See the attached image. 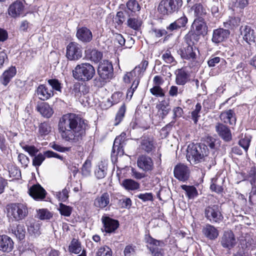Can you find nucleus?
<instances>
[{
    "instance_id": "23",
    "label": "nucleus",
    "mask_w": 256,
    "mask_h": 256,
    "mask_svg": "<svg viewBox=\"0 0 256 256\" xmlns=\"http://www.w3.org/2000/svg\"><path fill=\"white\" fill-rule=\"evenodd\" d=\"M76 36L78 40L84 43L89 42L92 39V32L86 27H82L78 28Z\"/></svg>"
},
{
    "instance_id": "16",
    "label": "nucleus",
    "mask_w": 256,
    "mask_h": 256,
    "mask_svg": "<svg viewBox=\"0 0 256 256\" xmlns=\"http://www.w3.org/2000/svg\"><path fill=\"white\" fill-rule=\"evenodd\" d=\"M230 32L228 30L218 28L213 30L212 41L215 44H218L226 40L229 36Z\"/></svg>"
},
{
    "instance_id": "57",
    "label": "nucleus",
    "mask_w": 256,
    "mask_h": 256,
    "mask_svg": "<svg viewBox=\"0 0 256 256\" xmlns=\"http://www.w3.org/2000/svg\"><path fill=\"white\" fill-rule=\"evenodd\" d=\"M180 29L184 28L188 22L187 17L184 15L178 18L174 21Z\"/></svg>"
},
{
    "instance_id": "7",
    "label": "nucleus",
    "mask_w": 256,
    "mask_h": 256,
    "mask_svg": "<svg viewBox=\"0 0 256 256\" xmlns=\"http://www.w3.org/2000/svg\"><path fill=\"white\" fill-rule=\"evenodd\" d=\"M145 240L148 244V248L152 256H164V250L162 248L164 245L162 241L154 239L150 236H146Z\"/></svg>"
},
{
    "instance_id": "48",
    "label": "nucleus",
    "mask_w": 256,
    "mask_h": 256,
    "mask_svg": "<svg viewBox=\"0 0 256 256\" xmlns=\"http://www.w3.org/2000/svg\"><path fill=\"white\" fill-rule=\"evenodd\" d=\"M126 112V106L124 104L122 106L118 112L116 118L114 126L118 125L122 120Z\"/></svg>"
},
{
    "instance_id": "34",
    "label": "nucleus",
    "mask_w": 256,
    "mask_h": 256,
    "mask_svg": "<svg viewBox=\"0 0 256 256\" xmlns=\"http://www.w3.org/2000/svg\"><path fill=\"white\" fill-rule=\"evenodd\" d=\"M38 112L44 118H50L54 113L52 108L47 102H42L36 106Z\"/></svg>"
},
{
    "instance_id": "50",
    "label": "nucleus",
    "mask_w": 256,
    "mask_h": 256,
    "mask_svg": "<svg viewBox=\"0 0 256 256\" xmlns=\"http://www.w3.org/2000/svg\"><path fill=\"white\" fill-rule=\"evenodd\" d=\"M96 256H112V252L108 246H102L98 250Z\"/></svg>"
},
{
    "instance_id": "27",
    "label": "nucleus",
    "mask_w": 256,
    "mask_h": 256,
    "mask_svg": "<svg viewBox=\"0 0 256 256\" xmlns=\"http://www.w3.org/2000/svg\"><path fill=\"white\" fill-rule=\"evenodd\" d=\"M220 118L224 124H228L232 126H234L236 123L235 113L232 110H225L221 112Z\"/></svg>"
},
{
    "instance_id": "29",
    "label": "nucleus",
    "mask_w": 256,
    "mask_h": 256,
    "mask_svg": "<svg viewBox=\"0 0 256 256\" xmlns=\"http://www.w3.org/2000/svg\"><path fill=\"white\" fill-rule=\"evenodd\" d=\"M110 194L108 192H104L94 200V205L96 208L103 209L107 206L110 204Z\"/></svg>"
},
{
    "instance_id": "18",
    "label": "nucleus",
    "mask_w": 256,
    "mask_h": 256,
    "mask_svg": "<svg viewBox=\"0 0 256 256\" xmlns=\"http://www.w3.org/2000/svg\"><path fill=\"white\" fill-rule=\"evenodd\" d=\"M29 194L36 200H42L46 198V192L39 184L32 186L28 190Z\"/></svg>"
},
{
    "instance_id": "31",
    "label": "nucleus",
    "mask_w": 256,
    "mask_h": 256,
    "mask_svg": "<svg viewBox=\"0 0 256 256\" xmlns=\"http://www.w3.org/2000/svg\"><path fill=\"white\" fill-rule=\"evenodd\" d=\"M158 109V114L162 120L164 118L170 110L169 104L166 100H162L156 106Z\"/></svg>"
},
{
    "instance_id": "56",
    "label": "nucleus",
    "mask_w": 256,
    "mask_h": 256,
    "mask_svg": "<svg viewBox=\"0 0 256 256\" xmlns=\"http://www.w3.org/2000/svg\"><path fill=\"white\" fill-rule=\"evenodd\" d=\"M52 216L51 214L47 210H40L38 212V217L40 220L50 219Z\"/></svg>"
},
{
    "instance_id": "8",
    "label": "nucleus",
    "mask_w": 256,
    "mask_h": 256,
    "mask_svg": "<svg viewBox=\"0 0 256 256\" xmlns=\"http://www.w3.org/2000/svg\"><path fill=\"white\" fill-rule=\"evenodd\" d=\"M82 46L76 42H70L66 46V56L70 60H77L82 57Z\"/></svg>"
},
{
    "instance_id": "58",
    "label": "nucleus",
    "mask_w": 256,
    "mask_h": 256,
    "mask_svg": "<svg viewBox=\"0 0 256 256\" xmlns=\"http://www.w3.org/2000/svg\"><path fill=\"white\" fill-rule=\"evenodd\" d=\"M136 196L138 198L140 199L144 202H146L147 201L152 202L154 200L153 194L151 192L140 194H138Z\"/></svg>"
},
{
    "instance_id": "22",
    "label": "nucleus",
    "mask_w": 256,
    "mask_h": 256,
    "mask_svg": "<svg viewBox=\"0 0 256 256\" xmlns=\"http://www.w3.org/2000/svg\"><path fill=\"white\" fill-rule=\"evenodd\" d=\"M16 70L14 66H11L4 72L0 76V82L4 86H6L16 76Z\"/></svg>"
},
{
    "instance_id": "20",
    "label": "nucleus",
    "mask_w": 256,
    "mask_h": 256,
    "mask_svg": "<svg viewBox=\"0 0 256 256\" xmlns=\"http://www.w3.org/2000/svg\"><path fill=\"white\" fill-rule=\"evenodd\" d=\"M126 134L122 132L121 134L117 136L114 141V145L112 149V154L114 155L116 151V154L122 155L124 153L122 147L124 144Z\"/></svg>"
},
{
    "instance_id": "33",
    "label": "nucleus",
    "mask_w": 256,
    "mask_h": 256,
    "mask_svg": "<svg viewBox=\"0 0 256 256\" xmlns=\"http://www.w3.org/2000/svg\"><path fill=\"white\" fill-rule=\"evenodd\" d=\"M189 75L183 69H178L176 72V82L178 85L184 86L189 80Z\"/></svg>"
},
{
    "instance_id": "36",
    "label": "nucleus",
    "mask_w": 256,
    "mask_h": 256,
    "mask_svg": "<svg viewBox=\"0 0 256 256\" xmlns=\"http://www.w3.org/2000/svg\"><path fill=\"white\" fill-rule=\"evenodd\" d=\"M200 36L194 32H190L184 38V44L194 46L198 42Z\"/></svg>"
},
{
    "instance_id": "46",
    "label": "nucleus",
    "mask_w": 256,
    "mask_h": 256,
    "mask_svg": "<svg viewBox=\"0 0 256 256\" xmlns=\"http://www.w3.org/2000/svg\"><path fill=\"white\" fill-rule=\"evenodd\" d=\"M20 144L22 148L28 152L31 156H35L38 152V150L34 146H30L24 142H20Z\"/></svg>"
},
{
    "instance_id": "3",
    "label": "nucleus",
    "mask_w": 256,
    "mask_h": 256,
    "mask_svg": "<svg viewBox=\"0 0 256 256\" xmlns=\"http://www.w3.org/2000/svg\"><path fill=\"white\" fill-rule=\"evenodd\" d=\"M74 78L79 81L87 82L95 74L94 67L89 63L84 62L78 64L72 70Z\"/></svg>"
},
{
    "instance_id": "51",
    "label": "nucleus",
    "mask_w": 256,
    "mask_h": 256,
    "mask_svg": "<svg viewBox=\"0 0 256 256\" xmlns=\"http://www.w3.org/2000/svg\"><path fill=\"white\" fill-rule=\"evenodd\" d=\"M51 131V127L48 122L41 123L39 126V132L42 135H46Z\"/></svg>"
},
{
    "instance_id": "55",
    "label": "nucleus",
    "mask_w": 256,
    "mask_h": 256,
    "mask_svg": "<svg viewBox=\"0 0 256 256\" xmlns=\"http://www.w3.org/2000/svg\"><path fill=\"white\" fill-rule=\"evenodd\" d=\"M250 141L251 140L250 138L245 136L239 140L238 144L244 149L245 152H247Z\"/></svg>"
},
{
    "instance_id": "52",
    "label": "nucleus",
    "mask_w": 256,
    "mask_h": 256,
    "mask_svg": "<svg viewBox=\"0 0 256 256\" xmlns=\"http://www.w3.org/2000/svg\"><path fill=\"white\" fill-rule=\"evenodd\" d=\"M68 193L69 190L65 188L62 192H56V196L60 201L66 202L69 196Z\"/></svg>"
},
{
    "instance_id": "24",
    "label": "nucleus",
    "mask_w": 256,
    "mask_h": 256,
    "mask_svg": "<svg viewBox=\"0 0 256 256\" xmlns=\"http://www.w3.org/2000/svg\"><path fill=\"white\" fill-rule=\"evenodd\" d=\"M140 148L147 153H150L154 148V140L152 137L143 136L141 138Z\"/></svg>"
},
{
    "instance_id": "45",
    "label": "nucleus",
    "mask_w": 256,
    "mask_h": 256,
    "mask_svg": "<svg viewBox=\"0 0 256 256\" xmlns=\"http://www.w3.org/2000/svg\"><path fill=\"white\" fill-rule=\"evenodd\" d=\"M33 157L32 162V166L38 168L45 160L46 156L45 154V152H44V154L39 153L38 154H36L35 156Z\"/></svg>"
},
{
    "instance_id": "49",
    "label": "nucleus",
    "mask_w": 256,
    "mask_h": 256,
    "mask_svg": "<svg viewBox=\"0 0 256 256\" xmlns=\"http://www.w3.org/2000/svg\"><path fill=\"white\" fill-rule=\"evenodd\" d=\"M106 167L103 164H101L98 166V168L96 170L95 175L98 179H102L106 176Z\"/></svg>"
},
{
    "instance_id": "11",
    "label": "nucleus",
    "mask_w": 256,
    "mask_h": 256,
    "mask_svg": "<svg viewBox=\"0 0 256 256\" xmlns=\"http://www.w3.org/2000/svg\"><path fill=\"white\" fill-rule=\"evenodd\" d=\"M196 50V46L184 43L178 50V52L182 58L194 60L196 58V54L194 51Z\"/></svg>"
},
{
    "instance_id": "63",
    "label": "nucleus",
    "mask_w": 256,
    "mask_h": 256,
    "mask_svg": "<svg viewBox=\"0 0 256 256\" xmlns=\"http://www.w3.org/2000/svg\"><path fill=\"white\" fill-rule=\"evenodd\" d=\"M118 204L122 208H130L132 205V201L130 198H122L118 200Z\"/></svg>"
},
{
    "instance_id": "43",
    "label": "nucleus",
    "mask_w": 256,
    "mask_h": 256,
    "mask_svg": "<svg viewBox=\"0 0 256 256\" xmlns=\"http://www.w3.org/2000/svg\"><path fill=\"white\" fill-rule=\"evenodd\" d=\"M126 10L132 12V14L140 10V6L136 0H129L126 4Z\"/></svg>"
},
{
    "instance_id": "26",
    "label": "nucleus",
    "mask_w": 256,
    "mask_h": 256,
    "mask_svg": "<svg viewBox=\"0 0 256 256\" xmlns=\"http://www.w3.org/2000/svg\"><path fill=\"white\" fill-rule=\"evenodd\" d=\"M202 232L206 238L210 240H216L218 236V230L210 224H206L204 226Z\"/></svg>"
},
{
    "instance_id": "54",
    "label": "nucleus",
    "mask_w": 256,
    "mask_h": 256,
    "mask_svg": "<svg viewBox=\"0 0 256 256\" xmlns=\"http://www.w3.org/2000/svg\"><path fill=\"white\" fill-rule=\"evenodd\" d=\"M150 93L156 97H162L164 96L163 90L158 86H155L150 89Z\"/></svg>"
},
{
    "instance_id": "59",
    "label": "nucleus",
    "mask_w": 256,
    "mask_h": 256,
    "mask_svg": "<svg viewBox=\"0 0 256 256\" xmlns=\"http://www.w3.org/2000/svg\"><path fill=\"white\" fill-rule=\"evenodd\" d=\"M48 84L52 86L53 90L60 92L61 91V84L56 79H50L48 80Z\"/></svg>"
},
{
    "instance_id": "62",
    "label": "nucleus",
    "mask_w": 256,
    "mask_h": 256,
    "mask_svg": "<svg viewBox=\"0 0 256 256\" xmlns=\"http://www.w3.org/2000/svg\"><path fill=\"white\" fill-rule=\"evenodd\" d=\"M233 5L234 7L243 9L248 4V0H234Z\"/></svg>"
},
{
    "instance_id": "10",
    "label": "nucleus",
    "mask_w": 256,
    "mask_h": 256,
    "mask_svg": "<svg viewBox=\"0 0 256 256\" xmlns=\"http://www.w3.org/2000/svg\"><path fill=\"white\" fill-rule=\"evenodd\" d=\"M113 66L112 63L108 60L101 62L98 68L99 76L104 80H109L113 76Z\"/></svg>"
},
{
    "instance_id": "28",
    "label": "nucleus",
    "mask_w": 256,
    "mask_h": 256,
    "mask_svg": "<svg viewBox=\"0 0 256 256\" xmlns=\"http://www.w3.org/2000/svg\"><path fill=\"white\" fill-rule=\"evenodd\" d=\"M38 98L42 100H46L54 96L53 90H49L44 84L40 85L36 90Z\"/></svg>"
},
{
    "instance_id": "19",
    "label": "nucleus",
    "mask_w": 256,
    "mask_h": 256,
    "mask_svg": "<svg viewBox=\"0 0 256 256\" xmlns=\"http://www.w3.org/2000/svg\"><path fill=\"white\" fill-rule=\"evenodd\" d=\"M240 34L243 40L248 44L254 42L256 38V33L254 30L248 26H242L240 28Z\"/></svg>"
},
{
    "instance_id": "42",
    "label": "nucleus",
    "mask_w": 256,
    "mask_h": 256,
    "mask_svg": "<svg viewBox=\"0 0 256 256\" xmlns=\"http://www.w3.org/2000/svg\"><path fill=\"white\" fill-rule=\"evenodd\" d=\"M12 232L19 240H22L25 238L26 230L24 226L22 224H18L16 228L12 230Z\"/></svg>"
},
{
    "instance_id": "30",
    "label": "nucleus",
    "mask_w": 256,
    "mask_h": 256,
    "mask_svg": "<svg viewBox=\"0 0 256 256\" xmlns=\"http://www.w3.org/2000/svg\"><path fill=\"white\" fill-rule=\"evenodd\" d=\"M86 58L94 62H99L102 58V53L96 48H88L85 50Z\"/></svg>"
},
{
    "instance_id": "60",
    "label": "nucleus",
    "mask_w": 256,
    "mask_h": 256,
    "mask_svg": "<svg viewBox=\"0 0 256 256\" xmlns=\"http://www.w3.org/2000/svg\"><path fill=\"white\" fill-rule=\"evenodd\" d=\"M136 246L133 244H128L124 248V256H132L136 254Z\"/></svg>"
},
{
    "instance_id": "32",
    "label": "nucleus",
    "mask_w": 256,
    "mask_h": 256,
    "mask_svg": "<svg viewBox=\"0 0 256 256\" xmlns=\"http://www.w3.org/2000/svg\"><path fill=\"white\" fill-rule=\"evenodd\" d=\"M28 226V234L34 237L38 236L40 234V224L34 220H31L26 224Z\"/></svg>"
},
{
    "instance_id": "47",
    "label": "nucleus",
    "mask_w": 256,
    "mask_h": 256,
    "mask_svg": "<svg viewBox=\"0 0 256 256\" xmlns=\"http://www.w3.org/2000/svg\"><path fill=\"white\" fill-rule=\"evenodd\" d=\"M58 210L62 216H70L72 214V208L70 206H68L62 203H60Z\"/></svg>"
},
{
    "instance_id": "25",
    "label": "nucleus",
    "mask_w": 256,
    "mask_h": 256,
    "mask_svg": "<svg viewBox=\"0 0 256 256\" xmlns=\"http://www.w3.org/2000/svg\"><path fill=\"white\" fill-rule=\"evenodd\" d=\"M24 8L22 2L20 0H16L10 6L8 9V14L12 17L16 18L22 13Z\"/></svg>"
},
{
    "instance_id": "40",
    "label": "nucleus",
    "mask_w": 256,
    "mask_h": 256,
    "mask_svg": "<svg viewBox=\"0 0 256 256\" xmlns=\"http://www.w3.org/2000/svg\"><path fill=\"white\" fill-rule=\"evenodd\" d=\"M182 188L186 192V194L189 199H194L197 196L198 192L196 188L194 186H181Z\"/></svg>"
},
{
    "instance_id": "44",
    "label": "nucleus",
    "mask_w": 256,
    "mask_h": 256,
    "mask_svg": "<svg viewBox=\"0 0 256 256\" xmlns=\"http://www.w3.org/2000/svg\"><path fill=\"white\" fill-rule=\"evenodd\" d=\"M240 22V19L239 17L232 16L230 17L228 20L224 23L226 28H234L238 26Z\"/></svg>"
},
{
    "instance_id": "1",
    "label": "nucleus",
    "mask_w": 256,
    "mask_h": 256,
    "mask_svg": "<svg viewBox=\"0 0 256 256\" xmlns=\"http://www.w3.org/2000/svg\"><path fill=\"white\" fill-rule=\"evenodd\" d=\"M86 120L75 114L62 116L58 123V130L62 138L71 144H80L86 135Z\"/></svg>"
},
{
    "instance_id": "4",
    "label": "nucleus",
    "mask_w": 256,
    "mask_h": 256,
    "mask_svg": "<svg viewBox=\"0 0 256 256\" xmlns=\"http://www.w3.org/2000/svg\"><path fill=\"white\" fill-rule=\"evenodd\" d=\"M7 210L8 216L16 222L24 220L28 214L26 204L20 202L12 203L8 205Z\"/></svg>"
},
{
    "instance_id": "41",
    "label": "nucleus",
    "mask_w": 256,
    "mask_h": 256,
    "mask_svg": "<svg viewBox=\"0 0 256 256\" xmlns=\"http://www.w3.org/2000/svg\"><path fill=\"white\" fill-rule=\"evenodd\" d=\"M82 250L80 242L76 238H74L68 246V251L70 253L79 254Z\"/></svg>"
},
{
    "instance_id": "37",
    "label": "nucleus",
    "mask_w": 256,
    "mask_h": 256,
    "mask_svg": "<svg viewBox=\"0 0 256 256\" xmlns=\"http://www.w3.org/2000/svg\"><path fill=\"white\" fill-rule=\"evenodd\" d=\"M194 12V15L196 18H202L206 15V8L201 4H196L191 8Z\"/></svg>"
},
{
    "instance_id": "15",
    "label": "nucleus",
    "mask_w": 256,
    "mask_h": 256,
    "mask_svg": "<svg viewBox=\"0 0 256 256\" xmlns=\"http://www.w3.org/2000/svg\"><path fill=\"white\" fill-rule=\"evenodd\" d=\"M138 166L145 172L152 171L154 168V162L152 158L148 156H140L137 160Z\"/></svg>"
},
{
    "instance_id": "39",
    "label": "nucleus",
    "mask_w": 256,
    "mask_h": 256,
    "mask_svg": "<svg viewBox=\"0 0 256 256\" xmlns=\"http://www.w3.org/2000/svg\"><path fill=\"white\" fill-rule=\"evenodd\" d=\"M124 188L128 190H134L139 188L140 184L132 179H125L122 184Z\"/></svg>"
},
{
    "instance_id": "17",
    "label": "nucleus",
    "mask_w": 256,
    "mask_h": 256,
    "mask_svg": "<svg viewBox=\"0 0 256 256\" xmlns=\"http://www.w3.org/2000/svg\"><path fill=\"white\" fill-rule=\"evenodd\" d=\"M192 26L195 28L194 32L200 36H204L208 34V26L203 18H196Z\"/></svg>"
},
{
    "instance_id": "64",
    "label": "nucleus",
    "mask_w": 256,
    "mask_h": 256,
    "mask_svg": "<svg viewBox=\"0 0 256 256\" xmlns=\"http://www.w3.org/2000/svg\"><path fill=\"white\" fill-rule=\"evenodd\" d=\"M8 63V59L6 52L4 50L0 52V68H2L4 64Z\"/></svg>"
},
{
    "instance_id": "61",
    "label": "nucleus",
    "mask_w": 256,
    "mask_h": 256,
    "mask_svg": "<svg viewBox=\"0 0 256 256\" xmlns=\"http://www.w3.org/2000/svg\"><path fill=\"white\" fill-rule=\"evenodd\" d=\"M212 184L210 185V188L212 190L217 193H220L223 190L222 186L218 184V180L212 179Z\"/></svg>"
},
{
    "instance_id": "12",
    "label": "nucleus",
    "mask_w": 256,
    "mask_h": 256,
    "mask_svg": "<svg viewBox=\"0 0 256 256\" xmlns=\"http://www.w3.org/2000/svg\"><path fill=\"white\" fill-rule=\"evenodd\" d=\"M174 174L176 178L180 181L186 182L189 178L190 170L184 164H179L175 166Z\"/></svg>"
},
{
    "instance_id": "35",
    "label": "nucleus",
    "mask_w": 256,
    "mask_h": 256,
    "mask_svg": "<svg viewBox=\"0 0 256 256\" xmlns=\"http://www.w3.org/2000/svg\"><path fill=\"white\" fill-rule=\"evenodd\" d=\"M133 16L134 14H131L124 24L129 28L134 30H138L140 28L142 22L141 20Z\"/></svg>"
},
{
    "instance_id": "53",
    "label": "nucleus",
    "mask_w": 256,
    "mask_h": 256,
    "mask_svg": "<svg viewBox=\"0 0 256 256\" xmlns=\"http://www.w3.org/2000/svg\"><path fill=\"white\" fill-rule=\"evenodd\" d=\"M91 164V161L90 160H86L82 168V175L84 176H88L90 174Z\"/></svg>"
},
{
    "instance_id": "14",
    "label": "nucleus",
    "mask_w": 256,
    "mask_h": 256,
    "mask_svg": "<svg viewBox=\"0 0 256 256\" xmlns=\"http://www.w3.org/2000/svg\"><path fill=\"white\" fill-rule=\"evenodd\" d=\"M215 130L218 136L225 142H230L232 140V134L229 128L220 122L215 126Z\"/></svg>"
},
{
    "instance_id": "9",
    "label": "nucleus",
    "mask_w": 256,
    "mask_h": 256,
    "mask_svg": "<svg viewBox=\"0 0 256 256\" xmlns=\"http://www.w3.org/2000/svg\"><path fill=\"white\" fill-rule=\"evenodd\" d=\"M101 220L103 224L102 230L103 232L108 234L114 233L120 225L118 220L113 219L106 215H104L102 216Z\"/></svg>"
},
{
    "instance_id": "2",
    "label": "nucleus",
    "mask_w": 256,
    "mask_h": 256,
    "mask_svg": "<svg viewBox=\"0 0 256 256\" xmlns=\"http://www.w3.org/2000/svg\"><path fill=\"white\" fill-rule=\"evenodd\" d=\"M208 154V150L204 144H190L187 148L186 158L191 164L200 162Z\"/></svg>"
},
{
    "instance_id": "38",
    "label": "nucleus",
    "mask_w": 256,
    "mask_h": 256,
    "mask_svg": "<svg viewBox=\"0 0 256 256\" xmlns=\"http://www.w3.org/2000/svg\"><path fill=\"white\" fill-rule=\"evenodd\" d=\"M132 14L128 10H126V8L122 11H119L116 14V17L118 18L116 23L118 26H121L125 22Z\"/></svg>"
},
{
    "instance_id": "21",
    "label": "nucleus",
    "mask_w": 256,
    "mask_h": 256,
    "mask_svg": "<svg viewBox=\"0 0 256 256\" xmlns=\"http://www.w3.org/2000/svg\"><path fill=\"white\" fill-rule=\"evenodd\" d=\"M14 246V242L10 236L5 234L0 236V250L9 252L13 250Z\"/></svg>"
},
{
    "instance_id": "5",
    "label": "nucleus",
    "mask_w": 256,
    "mask_h": 256,
    "mask_svg": "<svg viewBox=\"0 0 256 256\" xmlns=\"http://www.w3.org/2000/svg\"><path fill=\"white\" fill-rule=\"evenodd\" d=\"M182 5V0H162L158 10L163 15H170L178 12Z\"/></svg>"
},
{
    "instance_id": "13",
    "label": "nucleus",
    "mask_w": 256,
    "mask_h": 256,
    "mask_svg": "<svg viewBox=\"0 0 256 256\" xmlns=\"http://www.w3.org/2000/svg\"><path fill=\"white\" fill-rule=\"evenodd\" d=\"M220 244L224 248L230 250L236 244L235 236L231 230L224 231L220 240Z\"/></svg>"
},
{
    "instance_id": "6",
    "label": "nucleus",
    "mask_w": 256,
    "mask_h": 256,
    "mask_svg": "<svg viewBox=\"0 0 256 256\" xmlns=\"http://www.w3.org/2000/svg\"><path fill=\"white\" fill-rule=\"evenodd\" d=\"M204 216L212 223H220L223 220V216L217 204L206 206L204 210Z\"/></svg>"
}]
</instances>
